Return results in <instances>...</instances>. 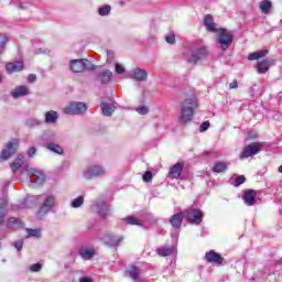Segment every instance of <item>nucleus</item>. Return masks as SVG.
I'll return each instance as SVG.
<instances>
[{
	"instance_id": "a18cd8bd",
	"label": "nucleus",
	"mask_w": 282,
	"mask_h": 282,
	"mask_svg": "<svg viewBox=\"0 0 282 282\" xmlns=\"http://www.w3.org/2000/svg\"><path fill=\"white\" fill-rule=\"evenodd\" d=\"M209 128H210V122L209 121H204L200 124L199 131H200V133H204V131H208Z\"/></svg>"
},
{
	"instance_id": "b1692460",
	"label": "nucleus",
	"mask_w": 282,
	"mask_h": 282,
	"mask_svg": "<svg viewBox=\"0 0 282 282\" xmlns=\"http://www.w3.org/2000/svg\"><path fill=\"white\" fill-rule=\"evenodd\" d=\"M44 122L45 124H56V122H58V112L55 110L45 112Z\"/></svg>"
},
{
	"instance_id": "9d476101",
	"label": "nucleus",
	"mask_w": 282,
	"mask_h": 282,
	"mask_svg": "<svg viewBox=\"0 0 282 282\" xmlns=\"http://www.w3.org/2000/svg\"><path fill=\"white\" fill-rule=\"evenodd\" d=\"M186 215L188 223L194 226H199V224L204 221V212H202V209L191 208L187 210Z\"/></svg>"
},
{
	"instance_id": "4c0bfd02",
	"label": "nucleus",
	"mask_w": 282,
	"mask_h": 282,
	"mask_svg": "<svg viewBox=\"0 0 282 282\" xmlns=\"http://www.w3.org/2000/svg\"><path fill=\"white\" fill-rule=\"evenodd\" d=\"M41 124H43V121L36 119V118H29L25 121V126L30 127V128H34V127H41Z\"/></svg>"
},
{
	"instance_id": "c85d7f7f",
	"label": "nucleus",
	"mask_w": 282,
	"mask_h": 282,
	"mask_svg": "<svg viewBox=\"0 0 282 282\" xmlns=\"http://www.w3.org/2000/svg\"><path fill=\"white\" fill-rule=\"evenodd\" d=\"M7 228H10L11 230L23 228V221H21L19 218L11 217L8 219Z\"/></svg>"
},
{
	"instance_id": "c9c22d12",
	"label": "nucleus",
	"mask_w": 282,
	"mask_h": 282,
	"mask_svg": "<svg viewBox=\"0 0 282 282\" xmlns=\"http://www.w3.org/2000/svg\"><path fill=\"white\" fill-rule=\"evenodd\" d=\"M57 138L56 133L46 132L42 135V142H44V144H46V142H56Z\"/></svg>"
},
{
	"instance_id": "09e8293b",
	"label": "nucleus",
	"mask_w": 282,
	"mask_h": 282,
	"mask_svg": "<svg viewBox=\"0 0 282 282\" xmlns=\"http://www.w3.org/2000/svg\"><path fill=\"white\" fill-rule=\"evenodd\" d=\"M165 41H166V43H169L170 45H174V43H175V34H170V35H167L166 37H165Z\"/></svg>"
},
{
	"instance_id": "c756f323",
	"label": "nucleus",
	"mask_w": 282,
	"mask_h": 282,
	"mask_svg": "<svg viewBox=\"0 0 282 282\" xmlns=\"http://www.w3.org/2000/svg\"><path fill=\"white\" fill-rule=\"evenodd\" d=\"M95 254H96V251H94V249H88V248L79 249V257H82L84 261H89L90 259L94 258Z\"/></svg>"
},
{
	"instance_id": "39448f33",
	"label": "nucleus",
	"mask_w": 282,
	"mask_h": 282,
	"mask_svg": "<svg viewBox=\"0 0 282 282\" xmlns=\"http://www.w3.org/2000/svg\"><path fill=\"white\" fill-rule=\"evenodd\" d=\"M87 112V104L80 101H73L64 108L66 116H83Z\"/></svg>"
},
{
	"instance_id": "1a4fd4ad",
	"label": "nucleus",
	"mask_w": 282,
	"mask_h": 282,
	"mask_svg": "<svg viewBox=\"0 0 282 282\" xmlns=\"http://www.w3.org/2000/svg\"><path fill=\"white\" fill-rule=\"evenodd\" d=\"M105 173L102 165H90L84 171L83 175L86 180H94V177H102Z\"/></svg>"
},
{
	"instance_id": "de8ad7c7",
	"label": "nucleus",
	"mask_w": 282,
	"mask_h": 282,
	"mask_svg": "<svg viewBox=\"0 0 282 282\" xmlns=\"http://www.w3.org/2000/svg\"><path fill=\"white\" fill-rule=\"evenodd\" d=\"M115 72H116V74H124V66H122L121 64L117 63L115 65Z\"/></svg>"
},
{
	"instance_id": "79ce46f5",
	"label": "nucleus",
	"mask_w": 282,
	"mask_h": 282,
	"mask_svg": "<svg viewBox=\"0 0 282 282\" xmlns=\"http://www.w3.org/2000/svg\"><path fill=\"white\" fill-rule=\"evenodd\" d=\"M241 184H246V176L243 175H239L236 177L234 182V186L238 187V186H241Z\"/></svg>"
},
{
	"instance_id": "9b49d317",
	"label": "nucleus",
	"mask_w": 282,
	"mask_h": 282,
	"mask_svg": "<svg viewBox=\"0 0 282 282\" xmlns=\"http://www.w3.org/2000/svg\"><path fill=\"white\" fill-rule=\"evenodd\" d=\"M261 151V145L257 142H253L249 145H246L243 151L240 153L239 159L246 160L248 158H252V155H257Z\"/></svg>"
},
{
	"instance_id": "cd10ccee",
	"label": "nucleus",
	"mask_w": 282,
	"mask_h": 282,
	"mask_svg": "<svg viewBox=\"0 0 282 282\" xmlns=\"http://www.w3.org/2000/svg\"><path fill=\"white\" fill-rule=\"evenodd\" d=\"M44 147L52 153H57V155H63V153H64L63 147H61L59 144H56L54 142H46V143H44Z\"/></svg>"
},
{
	"instance_id": "49530a36",
	"label": "nucleus",
	"mask_w": 282,
	"mask_h": 282,
	"mask_svg": "<svg viewBox=\"0 0 282 282\" xmlns=\"http://www.w3.org/2000/svg\"><path fill=\"white\" fill-rule=\"evenodd\" d=\"M43 265L41 263H35L30 267L31 272H41Z\"/></svg>"
},
{
	"instance_id": "f704fd0d",
	"label": "nucleus",
	"mask_w": 282,
	"mask_h": 282,
	"mask_svg": "<svg viewBox=\"0 0 282 282\" xmlns=\"http://www.w3.org/2000/svg\"><path fill=\"white\" fill-rule=\"evenodd\" d=\"M6 202H0V226H3V221H6V215H8Z\"/></svg>"
},
{
	"instance_id": "bf43d9fd",
	"label": "nucleus",
	"mask_w": 282,
	"mask_h": 282,
	"mask_svg": "<svg viewBox=\"0 0 282 282\" xmlns=\"http://www.w3.org/2000/svg\"><path fill=\"white\" fill-rule=\"evenodd\" d=\"M3 237H6V234H2V236H0V239H3Z\"/></svg>"
},
{
	"instance_id": "72a5a7b5",
	"label": "nucleus",
	"mask_w": 282,
	"mask_h": 282,
	"mask_svg": "<svg viewBox=\"0 0 282 282\" xmlns=\"http://www.w3.org/2000/svg\"><path fill=\"white\" fill-rule=\"evenodd\" d=\"M123 224H127L128 226H142V223L140 219L133 217V216H128L122 219Z\"/></svg>"
},
{
	"instance_id": "2eb2a0df",
	"label": "nucleus",
	"mask_w": 282,
	"mask_h": 282,
	"mask_svg": "<svg viewBox=\"0 0 282 282\" xmlns=\"http://www.w3.org/2000/svg\"><path fill=\"white\" fill-rule=\"evenodd\" d=\"M205 260L207 263H215L216 265H221V263H224V257H221V254L215 250L207 251L205 254Z\"/></svg>"
},
{
	"instance_id": "3c124183",
	"label": "nucleus",
	"mask_w": 282,
	"mask_h": 282,
	"mask_svg": "<svg viewBox=\"0 0 282 282\" xmlns=\"http://www.w3.org/2000/svg\"><path fill=\"white\" fill-rule=\"evenodd\" d=\"M35 153H36V148L34 147L30 148L28 151L29 158H33Z\"/></svg>"
},
{
	"instance_id": "6e6d98bb",
	"label": "nucleus",
	"mask_w": 282,
	"mask_h": 282,
	"mask_svg": "<svg viewBox=\"0 0 282 282\" xmlns=\"http://www.w3.org/2000/svg\"><path fill=\"white\" fill-rule=\"evenodd\" d=\"M18 10H25V4L23 2H19L17 4Z\"/></svg>"
},
{
	"instance_id": "37998d69",
	"label": "nucleus",
	"mask_w": 282,
	"mask_h": 282,
	"mask_svg": "<svg viewBox=\"0 0 282 282\" xmlns=\"http://www.w3.org/2000/svg\"><path fill=\"white\" fill-rule=\"evenodd\" d=\"M142 180L147 183L151 182L153 180V173H151V171L144 172V174L142 175Z\"/></svg>"
},
{
	"instance_id": "bb28decb",
	"label": "nucleus",
	"mask_w": 282,
	"mask_h": 282,
	"mask_svg": "<svg viewBox=\"0 0 282 282\" xmlns=\"http://www.w3.org/2000/svg\"><path fill=\"white\" fill-rule=\"evenodd\" d=\"M204 25L208 32H219V30L215 28V20H213V15L210 14L205 15Z\"/></svg>"
},
{
	"instance_id": "393cba45",
	"label": "nucleus",
	"mask_w": 282,
	"mask_h": 282,
	"mask_svg": "<svg viewBox=\"0 0 282 282\" xmlns=\"http://www.w3.org/2000/svg\"><path fill=\"white\" fill-rule=\"evenodd\" d=\"M230 166V162H215L214 166L212 167L213 173H224L228 171V167Z\"/></svg>"
},
{
	"instance_id": "4d7b16f0",
	"label": "nucleus",
	"mask_w": 282,
	"mask_h": 282,
	"mask_svg": "<svg viewBox=\"0 0 282 282\" xmlns=\"http://www.w3.org/2000/svg\"><path fill=\"white\" fill-rule=\"evenodd\" d=\"M149 219H150V224H158V218L150 216Z\"/></svg>"
},
{
	"instance_id": "412c9836",
	"label": "nucleus",
	"mask_w": 282,
	"mask_h": 282,
	"mask_svg": "<svg viewBox=\"0 0 282 282\" xmlns=\"http://www.w3.org/2000/svg\"><path fill=\"white\" fill-rule=\"evenodd\" d=\"M183 221H184V213H183V212H178V213L174 214V215L170 218V224H171V226H172L175 230H180V228H182Z\"/></svg>"
},
{
	"instance_id": "a211bd4d",
	"label": "nucleus",
	"mask_w": 282,
	"mask_h": 282,
	"mask_svg": "<svg viewBox=\"0 0 282 282\" xmlns=\"http://www.w3.org/2000/svg\"><path fill=\"white\" fill-rule=\"evenodd\" d=\"M111 78H113V73L109 69L97 73V80L101 85H109L111 83Z\"/></svg>"
},
{
	"instance_id": "ea45409f",
	"label": "nucleus",
	"mask_w": 282,
	"mask_h": 282,
	"mask_svg": "<svg viewBox=\"0 0 282 282\" xmlns=\"http://www.w3.org/2000/svg\"><path fill=\"white\" fill-rule=\"evenodd\" d=\"M7 43H8V35L0 33V56L3 54V50H6Z\"/></svg>"
},
{
	"instance_id": "7ed1b4c3",
	"label": "nucleus",
	"mask_w": 282,
	"mask_h": 282,
	"mask_svg": "<svg viewBox=\"0 0 282 282\" xmlns=\"http://www.w3.org/2000/svg\"><path fill=\"white\" fill-rule=\"evenodd\" d=\"M217 41L218 44L220 45V50L223 52H226L230 45H232V41H235V35L232 32L228 31V29H219L217 31Z\"/></svg>"
},
{
	"instance_id": "f257e3e1",
	"label": "nucleus",
	"mask_w": 282,
	"mask_h": 282,
	"mask_svg": "<svg viewBox=\"0 0 282 282\" xmlns=\"http://www.w3.org/2000/svg\"><path fill=\"white\" fill-rule=\"evenodd\" d=\"M197 107V97L192 95L189 98H186L181 105L180 122L182 124H188L195 116V108Z\"/></svg>"
},
{
	"instance_id": "4be33fe9",
	"label": "nucleus",
	"mask_w": 282,
	"mask_h": 282,
	"mask_svg": "<svg viewBox=\"0 0 282 282\" xmlns=\"http://www.w3.org/2000/svg\"><path fill=\"white\" fill-rule=\"evenodd\" d=\"M177 252V248L175 246H164L156 249V254L159 257H173Z\"/></svg>"
},
{
	"instance_id": "aec40b11",
	"label": "nucleus",
	"mask_w": 282,
	"mask_h": 282,
	"mask_svg": "<svg viewBox=\"0 0 282 282\" xmlns=\"http://www.w3.org/2000/svg\"><path fill=\"white\" fill-rule=\"evenodd\" d=\"M149 74L147 70L142 68H134L130 72V77L133 78V80H138L139 83H143L147 80Z\"/></svg>"
},
{
	"instance_id": "864d4df0",
	"label": "nucleus",
	"mask_w": 282,
	"mask_h": 282,
	"mask_svg": "<svg viewBox=\"0 0 282 282\" xmlns=\"http://www.w3.org/2000/svg\"><path fill=\"white\" fill-rule=\"evenodd\" d=\"M239 85L237 84V80H234L232 83L229 84V89H237Z\"/></svg>"
},
{
	"instance_id": "58836bf2",
	"label": "nucleus",
	"mask_w": 282,
	"mask_h": 282,
	"mask_svg": "<svg viewBox=\"0 0 282 282\" xmlns=\"http://www.w3.org/2000/svg\"><path fill=\"white\" fill-rule=\"evenodd\" d=\"M85 204V197L78 196L77 198L73 199L70 203L72 208H80Z\"/></svg>"
},
{
	"instance_id": "13d9d810",
	"label": "nucleus",
	"mask_w": 282,
	"mask_h": 282,
	"mask_svg": "<svg viewBox=\"0 0 282 282\" xmlns=\"http://www.w3.org/2000/svg\"><path fill=\"white\" fill-rule=\"evenodd\" d=\"M107 55H108L109 57L113 56L112 51H108V52H107Z\"/></svg>"
},
{
	"instance_id": "8fccbe9b",
	"label": "nucleus",
	"mask_w": 282,
	"mask_h": 282,
	"mask_svg": "<svg viewBox=\"0 0 282 282\" xmlns=\"http://www.w3.org/2000/svg\"><path fill=\"white\" fill-rule=\"evenodd\" d=\"M14 248L18 250V251H21L23 250V240H18L13 243Z\"/></svg>"
},
{
	"instance_id": "e433bc0d",
	"label": "nucleus",
	"mask_w": 282,
	"mask_h": 282,
	"mask_svg": "<svg viewBox=\"0 0 282 282\" xmlns=\"http://www.w3.org/2000/svg\"><path fill=\"white\" fill-rule=\"evenodd\" d=\"M99 17H109L111 14V6L105 4L98 9Z\"/></svg>"
},
{
	"instance_id": "f8f14e48",
	"label": "nucleus",
	"mask_w": 282,
	"mask_h": 282,
	"mask_svg": "<svg viewBox=\"0 0 282 282\" xmlns=\"http://www.w3.org/2000/svg\"><path fill=\"white\" fill-rule=\"evenodd\" d=\"M18 149H19V141L18 140L10 141L7 144L6 149L1 151L0 160H10L12 154L17 153Z\"/></svg>"
},
{
	"instance_id": "f03ea898",
	"label": "nucleus",
	"mask_w": 282,
	"mask_h": 282,
	"mask_svg": "<svg viewBox=\"0 0 282 282\" xmlns=\"http://www.w3.org/2000/svg\"><path fill=\"white\" fill-rule=\"evenodd\" d=\"M69 69L73 74H83V72H94L96 66L87 58L72 59L69 62Z\"/></svg>"
},
{
	"instance_id": "c03bdc74",
	"label": "nucleus",
	"mask_w": 282,
	"mask_h": 282,
	"mask_svg": "<svg viewBox=\"0 0 282 282\" xmlns=\"http://www.w3.org/2000/svg\"><path fill=\"white\" fill-rule=\"evenodd\" d=\"M137 113H140V116H147L149 113V108L147 106H141L135 109Z\"/></svg>"
},
{
	"instance_id": "6e6552de",
	"label": "nucleus",
	"mask_w": 282,
	"mask_h": 282,
	"mask_svg": "<svg viewBox=\"0 0 282 282\" xmlns=\"http://www.w3.org/2000/svg\"><path fill=\"white\" fill-rule=\"evenodd\" d=\"M26 174L31 184H37L39 186H41V184L45 182V174L43 173V171L37 170L36 167L26 169Z\"/></svg>"
},
{
	"instance_id": "7c9ffc66",
	"label": "nucleus",
	"mask_w": 282,
	"mask_h": 282,
	"mask_svg": "<svg viewBox=\"0 0 282 282\" xmlns=\"http://www.w3.org/2000/svg\"><path fill=\"white\" fill-rule=\"evenodd\" d=\"M259 8H260V12H262V14H270V10H272V1L262 0L259 3Z\"/></svg>"
},
{
	"instance_id": "2f4dec72",
	"label": "nucleus",
	"mask_w": 282,
	"mask_h": 282,
	"mask_svg": "<svg viewBox=\"0 0 282 282\" xmlns=\"http://www.w3.org/2000/svg\"><path fill=\"white\" fill-rule=\"evenodd\" d=\"M264 56H268V50L250 53L248 55V61H259V58H264Z\"/></svg>"
},
{
	"instance_id": "ddd939ff",
	"label": "nucleus",
	"mask_w": 282,
	"mask_h": 282,
	"mask_svg": "<svg viewBox=\"0 0 282 282\" xmlns=\"http://www.w3.org/2000/svg\"><path fill=\"white\" fill-rule=\"evenodd\" d=\"M100 239L106 246H109L110 248H118V246L122 243L123 238L121 236L108 234L104 235Z\"/></svg>"
},
{
	"instance_id": "4468645a",
	"label": "nucleus",
	"mask_w": 282,
	"mask_h": 282,
	"mask_svg": "<svg viewBox=\"0 0 282 282\" xmlns=\"http://www.w3.org/2000/svg\"><path fill=\"white\" fill-rule=\"evenodd\" d=\"M93 212L99 217H107V215H109V204H107L105 200H97L93 205Z\"/></svg>"
},
{
	"instance_id": "0eeeda50",
	"label": "nucleus",
	"mask_w": 282,
	"mask_h": 282,
	"mask_svg": "<svg viewBox=\"0 0 282 282\" xmlns=\"http://www.w3.org/2000/svg\"><path fill=\"white\" fill-rule=\"evenodd\" d=\"M54 204H56V197H54V195H46L42 206L37 210L39 219H41V217H45L47 213H51L52 208H54Z\"/></svg>"
},
{
	"instance_id": "f3484780",
	"label": "nucleus",
	"mask_w": 282,
	"mask_h": 282,
	"mask_svg": "<svg viewBox=\"0 0 282 282\" xmlns=\"http://www.w3.org/2000/svg\"><path fill=\"white\" fill-rule=\"evenodd\" d=\"M10 96L13 100H19L23 96H30V88L28 86H18L11 90Z\"/></svg>"
},
{
	"instance_id": "20e7f679",
	"label": "nucleus",
	"mask_w": 282,
	"mask_h": 282,
	"mask_svg": "<svg viewBox=\"0 0 282 282\" xmlns=\"http://www.w3.org/2000/svg\"><path fill=\"white\" fill-rule=\"evenodd\" d=\"M10 169L17 177H21L24 171L28 173L30 165L25 162V156L19 154L17 159L10 164Z\"/></svg>"
},
{
	"instance_id": "dca6fc26",
	"label": "nucleus",
	"mask_w": 282,
	"mask_h": 282,
	"mask_svg": "<svg viewBox=\"0 0 282 282\" xmlns=\"http://www.w3.org/2000/svg\"><path fill=\"white\" fill-rule=\"evenodd\" d=\"M245 206H254L257 204V191L246 189L242 195Z\"/></svg>"
},
{
	"instance_id": "a878e982",
	"label": "nucleus",
	"mask_w": 282,
	"mask_h": 282,
	"mask_svg": "<svg viewBox=\"0 0 282 282\" xmlns=\"http://www.w3.org/2000/svg\"><path fill=\"white\" fill-rule=\"evenodd\" d=\"M101 113L107 118H111L113 116V111H116V106L113 104L101 102Z\"/></svg>"
},
{
	"instance_id": "423d86ee",
	"label": "nucleus",
	"mask_w": 282,
	"mask_h": 282,
	"mask_svg": "<svg viewBox=\"0 0 282 282\" xmlns=\"http://www.w3.org/2000/svg\"><path fill=\"white\" fill-rule=\"evenodd\" d=\"M208 56V48L206 46H194L191 50V57L187 59L188 63L197 65L199 61Z\"/></svg>"
},
{
	"instance_id": "5fc2aeb1",
	"label": "nucleus",
	"mask_w": 282,
	"mask_h": 282,
	"mask_svg": "<svg viewBox=\"0 0 282 282\" xmlns=\"http://www.w3.org/2000/svg\"><path fill=\"white\" fill-rule=\"evenodd\" d=\"M28 80H29V83H34L36 80V75H34V74L29 75Z\"/></svg>"
},
{
	"instance_id": "473e14b6",
	"label": "nucleus",
	"mask_w": 282,
	"mask_h": 282,
	"mask_svg": "<svg viewBox=\"0 0 282 282\" xmlns=\"http://www.w3.org/2000/svg\"><path fill=\"white\" fill-rule=\"evenodd\" d=\"M270 69V61L263 59L262 62H259L257 65V72L258 74H265Z\"/></svg>"
},
{
	"instance_id": "603ef678",
	"label": "nucleus",
	"mask_w": 282,
	"mask_h": 282,
	"mask_svg": "<svg viewBox=\"0 0 282 282\" xmlns=\"http://www.w3.org/2000/svg\"><path fill=\"white\" fill-rule=\"evenodd\" d=\"M79 282H94V280L91 278H89V276H82L79 279Z\"/></svg>"
},
{
	"instance_id": "a19ab883",
	"label": "nucleus",
	"mask_w": 282,
	"mask_h": 282,
	"mask_svg": "<svg viewBox=\"0 0 282 282\" xmlns=\"http://www.w3.org/2000/svg\"><path fill=\"white\" fill-rule=\"evenodd\" d=\"M28 237H35V239H40L41 237V230L39 229H32L26 228Z\"/></svg>"
},
{
	"instance_id": "6ab92c4d",
	"label": "nucleus",
	"mask_w": 282,
	"mask_h": 282,
	"mask_svg": "<svg viewBox=\"0 0 282 282\" xmlns=\"http://www.w3.org/2000/svg\"><path fill=\"white\" fill-rule=\"evenodd\" d=\"M182 171H184V163H176L170 169L167 177L170 180H180Z\"/></svg>"
},
{
	"instance_id": "5701e85b",
	"label": "nucleus",
	"mask_w": 282,
	"mask_h": 282,
	"mask_svg": "<svg viewBox=\"0 0 282 282\" xmlns=\"http://www.w3.org/2000/svg\"><path fill=\"white\" fill-rule=\"evenodd\" d=\"M24 67L23 61H15L12 63H8L6 65V69L8 74H15L17 72H22Z\"/></svg>"
}]
</instances>
